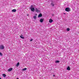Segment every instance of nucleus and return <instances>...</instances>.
I'll return each instance as SVG.
<instances>
[{
	"instance_id": "obj_6",
	"label": "nucleus",
	"mask_w": 79,
	"mask_h": 79,
	"mask_svg": "<svg viewBox=\"0 0 79 79\" xmlns=\"http://www.w3.org/2000/svg\"><path fill=\"white\" fill-rule=\"evenodd\" d=\"M13 70L12 68H10L8 70V71H11Z\"/></svg>"
},
{
	"instance_id": "obj_13",
	"label": "nucleus",
	"mask_w": 79,
	"mask_h": 79,
	"mask_svg": "<svg viewBox=\"0 0 79 79\" xmlns=\"http://www.w3.org/2000/svg\"><path fill=\"white\" fill-rule=\"evenodd\" d=\"M55 63H60V61L59 60H56L55 62Z\"/></svg>"
},
{
	"instance_id": "obj_22",
	"label": "nucleus",
	"mask_w": 79,
	"mask_h": 79,
	"mask_svg": "<svg viewBox=\"0 0 79 79\" xmlns=\"http://www.w3.org/2000/svg\"><path fill=\"white\" fill-rule=\"evenodd\" d=\"M0 79H2V78H0Z\"/></svg>"
},
{
	"instance_id": "obj_1",
	"label": "nucleus",
	"mask_w": 79,
	"mask_h": 79,
	"mask_svg": "<svg viewBox=\"0 0 79 79\" xmlns=\"http://www.w3.org/2000/svg\"><path fill=\"white\" fill-rule=\"evenodd\" d=\"M35 5H31L30 7V9L31 10V11L32 12H34L35 11Z\"/></svg>"
},
{
	"instance_id": "obj_17",
	"label": "nucleus",
	"mask_w": 79,
	"mask_h": 79,
	"mask_svg": "<svg viewBox=\"0 0 79 79\" xmlns=\"http://www.w3.org/2000/svg\"><path fill=\"white\" fill-rule=\"evenodd\" d=\"M2 76H3V77H6V75L5 74H4L2 75Z\"/></svg>"
},
{
	"instance_id": "obj_14",
	"label": "nucleus",
	"mask_w": 79,
	"mask_h": 79,
	"mask_svg": "<svg viewBox=\"0 0 79 79\" xmlns=\"http://www.w3.org/2000/svg\"><path fill=\"white\" fill-rule=\"evenodd\" d=\"M33 18L35 19H37V17H36L35 16H33Z\"/></svg>"
},
{
	"instance_id": "obj_4",
	"label": "nucleus",
	"mask_w": 79,
	"mask_h": 79,
	"mask_svg": "<svg viewBox=\"0 0 79 79\" xmlns=\"http://www.w3.org/2000/svg\"><path fill=\"white\" fill-rule=\"evenodd\" d=\"M35 10L36 11V12H40V10L39 9H38L37 8L35 9Z\"/></svg>"
},
{
	"instance_id": "obj_9",
	"label": "nucleus",
	"mask_w": 79,
	"mask_h": 79,
	"mask_svg": "<svg viewBox=\"0 0 79 79\" xmlns=\"http://www.w3.org/2000/svg\"><path fill=\"white\" fill-rule=\"evenodd\" d=\"M11 11H12V12H16V9H13L11 10Z\"/></svg>"
},
{
	"instance_id": "obj_15",
	"label": "nucleus",
	"mask_w": 79,
	"mask_h": 79,
	"mask_svg": "<svg viewBox=\"0 0 79 79\" xmlns=\"http://www.w3.org/2000/svg\"><path fill=\"white\" fill-rule=\"evenodd\" d=\"M27 69V68H24L22 69V71H26Z\"/></svg>"
},
{
	"instance_id": "obj_19",
	"label": "nucleus",
	"mask_w": 79,
	"mask_h": 79,
	"mask_svg": "<svg viewBox=\"0 0 79 79\" xmlns=\"http://www.w3.org/2000/svg\"><path fill=\"white\" fill-rule=\"evenodd\" d=\"M32 40H33V39H31L30 40V42H32Z\"/></svg>"
},
{
	"instance_id": "obj_11",
	"label": "nucleus",
	"mask_w": 79,
	"mask_h": 79,
	"mask_svg": "<svg viewBox=\"0 0 79 79\" xmlns=\"http://www.w3.org/2000/svg\"><path fill=\"white\" fill-rule=\"evenodd\" d=\"M67 70H68L69 71L70 70V67L69 66H68V67L67 68Z\"/></svg>"
},
{
	"instance_id": "obj_5",
	"label": "nucleus",
	"mask_w": 79,
	"mask_h": 79,
	"mask_svg": "<svg viewBox=\"0 0 79 79\" xmlns=\"http://www.w3.org/2000/svg\"><path fill=\"white\" fill-rule=\"evenodd\" d=\"M53 20H52V19H50L49 20V23H52V22H53Z\"/></svg>"
},
{
	"instance_id": "obj_12",
	"label": "nucleus",
	"mask_w": 79,
	"mask_h": 79,
	"mask_svg": "<svg viewBox=\"0 0 79 79\" xmlns=\"http://www.w3.org/2000/svg\"><path fill=\"white\" fill-rule=\"evenodd\" d=\"M19 63L18 62V63L16 64V66H17V67H18V66H19Z\"/></svg>"
},
{
	"instance_id": "obj_3",
	"label": "nucleus",
	"mask_w": 79,
	"mask_h": 79,
	"mask_svg": "<svg viewBox=\"0 0 79 79\" xmlns=\"http://www.w3.org/2000/svg\"><path fill=\"white\" fill-rule=\"evenodd\" d=\"M0 48L2 50L4 49V46H3V45H1L0 47Z\"/></svg>"
},
{
	"instance_id": "obj_18",
	"label": "nucleus",
	"mask_w": 79,
	"mask_h": 79,
	"mask_svg": "<svg viewBox=\"0 0 79 79\" xmlns=\"http://www.w3.org/2000/svg\"><path fill=\"white\" fill-rule=\"evenodd\" d=\"M0 56H3V54H2V53L0 52Z\"/></svg>"
},
{
	"instance_id": "obj_2",
	"label": "nucleus",
	"mask_w": 79,
	"mask_h": 79,
	"mask_svg": "<svg viewBox=\"0 0 79 79\" xmlns=\"http://www.w3.org/2000/svg\"><path fill=\"white\" fill-rule=\"evenodd\" d=\"M65 11L68 12L70 11H71V9L67 7L65 9Z\"/></svg>"
},
{
	"instance_id": "obj_23",
	"label": "nucleus",
	"mask_w": 79,
	"mask_h": 79,
	"mask_svg": "<svg viewBox=\"0 0 79 79\" xmlns=\"http://www.w3.org/2000/svg\"><path fill=\"white\" fill-rule=\"evenodd\" d=\"M52 16H53V15H52Z\"/></svg>"
},
{
	"instance_id": "obj_16",
	"label": "nucleus",
	"mask_w": 79,
	"mask_h": 79,
	"mask_svg": "<svg viewBox=\"0 0 79 79\" xmlns=\"http://www.w3.org/2000/svg\"><path fill=\"white\" fill-rule=\"evenodd\" d=\"M69 30H70V29L69 28H67V31H69Z\"/></svg>"
},
{
	"instance_id": "obj_21",
	"label": "nucleus",
	"mask_w": 79,
	"mask_h": 79,
	"mask_svg": "<svg viewBox=\"0 0 79 79\" xmlns=\"http://www.w3.org/2000/svg\"><path fill=\"white\" fill-rule=\"evenodd\" d=\"M53 76H54V77H55V75H53Z\"/></svg>"
},
{
	"instance_id": "obj_7",
	"label": "nucleus",
	"mask_w": 79,
	"mask_h": 79,
	"mask_svg": "<svg viewBox=\"0 0 79 79\" xmlns=\"http://www.w3.org/2000/svg\"><path fill=\"white\" fill-rule=\"evenodd\" d=\"M40 23H43V21H44V19H40Z\"/></svg>"
},
{
	"instance_id": "obj_10",
	"label": "nucleus",
	"mask_w": 79,
	"mask_h": 79,
	"mask_svg": "<svg viewBox=\"0 0 79 79\" xmlns=\"http://www.w3.org/2000/svg\"><path fill=\"white\" fill-rule=\"evenodd\" d=\"M20 37L21 39H24V37H23V35H21L20 36Z\"/></svg>"
},
{
	"instance_id": "obj_8",
	"label": "nucleus",
	"mask_w": 79,
	"mask_h": 79,
	"mask_svg": "<svg viewBox=\"0 0 79 79\" xmlns=\"http://www.w3.org/2000/svg\"><path fill=\"white\" fill-rule=\"evenodd\" d=\"M42 15L41 14H40L38 15V18H40V17H42Z\"/></svg>"
},
{
	"instance_id": "obj_20",
	"label": "nucleus",
	"mask_w": 79,
	"mask_h": 79,
	"mask_svg": "<svg viewBox=\"0 0 79 79\" xmlns=\"http://www.w3.org/2000/svg\"><path fill=\"white\" fill-rule=\"evenodd\" d=\"M17 79H19V78H17Z\"/></svg>"
}]
</instances>
